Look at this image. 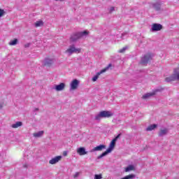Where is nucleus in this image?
<instances>
[{"label":"nucleus","instance_id":"b1692460","mask_svg":"<svg viewBox=\"0 0 179 179\" xmlns=\"http://www.w3.org/2000/svg\"><path fill=\"white\" fill-rule=\"evenodd\" d=\"M43 24H44V22H43V21H36V22L35 23V27H40V26H43Z\"/></svg>","mask_w":179,"mask_h":179},{"label":"nucleus","instance_id":"9d476101","mask_svg":"<svg viewBox=\"0 0 179 179\" xmlns=\"http://www.w3.org/2000/svg\"><path fill=\"white\" fill-rule=\"evenodd\" d=\"M110 66H111V64H110L106 69H102L101 71L98 72L96 73V76H94L92 78V82H96V80H97V79H99V76L101 74V73H104V72H106V71H108V69L110 68Z\"/></svg>","mask_w":179,"mask_h":179},{"label":"nucleus","instance_id":"0eeeda50","mask_svg":"<svg viewBox=\"0 0 179 179\" xmlns=\"http://www.w3.org/2000/svg\"><path fill=\"white\" fill-rule=\"evenodd\" d=\"M162 5H163V3L162 1H157L156 3H152L150 5L151 8H153L157 12H159L162 10Z\"/></svg>","mask_w":179,"mask_h":179},{"label":"nucleus","instance_id":"393cba45","mask_svg":"<svg viewBox=\"0 0 179 179\" xmlns=\"http://www.w3.org/2000/svg\"><path fill=\"white\" fill-rule=\"evenodd\" d=\"M128 38V32H124L122 34L121 38L122 40H125V38Z\"/></svg>","mask_w":179,"mask_h":179},{"label":"nucleus","instance_id":"bb28decb","mask_svg":"<svg viewBox=\"0 0 179 179\" xmlns=\"http://www.w3.org/2000/svg\"><path fill=\"white\" fill-rule=\"evenodd\" d=\"M120 136H121V134H119L115 138H113L112 141H115V143L118 139L120 138Z\"/></svg>","mask_w":179,"mask_h":179},{"label":"nucleus","instance_id":"ddd939ff","mask_svg":"<svg viewBox=\"0 0 179 179\" xmlns=\"http://www.w3.org/2000/svg\"><path fill=\"white\" fill-rule=\"evenodd\" d=\"M56 92H61L65 89V83H61L59 85H55L53 87Z\"/></svg>","mask_w":179,"mask_h":179},{"label":"nucleus","instance_id":"f704fd0d","mask_svg":"<svg viewBox=\"0 0 179 179\" xmlns=\"http://www.w3.org/2000/svg\"><path fill=\"white\" fill-rule=\"evenodd\" d=\"M24 167L25 168L27 167V164L24 165Z\"/></svg>","mask_w":179,"mask_h":179},{"label":"nucleus","instance_id":"423d86ee","mask_svg":"<svg viewBox=\"0 0 179 179\" xmlns=\"http://www.w3.org/2000/svg\"><path fill=\"white\" fill-rule=\"evenodd\" d=\"M80 52V48H77L75 45H70L69 48L66 50V53L69 55H72V54H79Z\"/></svg>","mask_w":179,"mask_h":179},{"label":"nucleus","instance_id":"72a5a7b5","mask_svg":"<svg viewBox=\"0 0 179 179\" xmlns=\"http://www.w3.org/2000/svg\"><path fill=\"white\" fill-rule=\"evenodd\" d=\"M38 108H35L34 109V113H36V111H38Z\"/></svg>","mask_w":179,"mask_h":179},{"label":"nucleus","instance_id":"7c9ffc66","mask_svg":"<svg viewBox=\"0 0 179 179\" xmlns=\"http://www.w3.org/2000/svg\"><path fill=\"white\" fill-rule=\"evenodd\" d=\"M5 13H6V12H5V10H1V17H2L3 16V15H5Z\"/></svg>","mask_w":179,"mask_h":179},{"label":"nucleus","instance_id":"aec40b11","mask_svg":"<svg viewBox=\"0 0 179 179\" xmlns=\"http://www.w3.org/2000/svg\"><path fill=\"white\" fill-rule=\"evenodd\" d=\"M22 125H23L22 122H17L15 124H13L11 127L12 128H19V127H22Z\"/></svg>","mask_w":179,"mask_h":179},{"label":"nucleus","instance_id":"f03ea898","mask_svg":"<svg viewBox=\"0 0 179 179\" xmlns=\"http://www.w3.org/2000/svg\"><path fill=\"white\" fill-rule=\"evenodd\" d=\"M112 115L113 114H111V112L103 110L95 115L94 120L95 121H100L101 118H110V117H111Z\"/></svg>","mask_w":179,"mask_h":179},{"label":"nucleus","instance_id":"cd10ccee","mask_svg":"<svg viewBox=\"0 0 179 179\" xmlns=\"http://www.w3.org/2000/svg\"><path fill=\"white\" fill-rule=\"evenodd\" d=\"M103 176L101 175H94V179H102Z\"/></svg>","mask_w":179,"mask_h":179},{"label":"nucleus","instance_id":"1a4fd4ad","mask_svg":"<svg viewBox=\"0 0 179 179\" xmlns=\"http://www.w3.org/2000/svg\"><path fill=\"white\" fill-rule=\"evenodd\" d=\"M162 90H163V88L156 89L154 90L153 92L147 93L143 95V99H149V97H152V96H155V94H156L158 92H162Z\"/></svg>","mask_w":179,"mask_h":179},{"label":"nucleus","instance_id":"4be33fe9","mask_svg":"<svg viewBox=\"0 0 179 179\" xmlns=\"http://www.w3.org/2000/svg\"><path fill=\"white\" fill-rule=\"evenodd\" d=\"M135 177H136V176L134 173H131V174L124 176V178H122L121 179H134V178H135Z\"/></svg>","mask_w":179,"mask_h":179},{"label":"nucleus","instance_id":"7ed1b4c3","mask_svg":"<svg viewBox=\"0 0 179 179\" xmlns=\"http://www.w3.org/2000/svg\"><path fill=\"white\" fill-rule=\"evenodd\" d=\"M165 80L168 83L176 82V80H179V69H175L173 73L169 77L165 78Z\"/></svg>","mask_w":179,"mask_h":179},{"label":"nucleus","instance_id":"2f4dec72","mask_svg":"<svg viewBox=\"0 0 179 179\" xmlns=\"http://www.w3.org/2000/svg\"><path fill=\"white\" fill-rule=\"evenodd\" d=\"M76 177H79V172H76L74 175V178H76Z\"/></svg>","mask_w":179,"mask_h":179},{"label":"nucleus","instance_id":"dca6fc26","mask_svg":"<svg viewBox=\"0 0 179 179\" xmlns=\"http://www.w3.org/2000/svg\"><path fill=\"white\" fill-rule=\"evenodd\" d=\"M103 149H106V145H97L96 147L94 148L93 149H92L90 152H100V151L103 150Z\"/></svg>","mask_w":179,"mask_h":179},{"label":"nucleus","instance_id":"4468645a","mask_svg":"<svg viewBox=\"0 0 179 179\" xmlns=\"http://www.w3.org/2000/svg\"><path fill=\"white\" fill-rule=\"evenodd\" d=\"M77 153L80 156H85V155H87V151H86L85 147H81L77 149Z\"/></svg>","mask_w":179,"mask_h":179},{"label":"nucleus","instance_id":"c756f323","mask_svg":"<svg viewBox=\"0 0 179 179\" xmlns=\"http://www.w3.org/2000/svg\"><path fill=\"white\" fill-rule=\"evenodd\" d=\"M126 50H127V48H123L119 50V52L120 53L125 52Z\"/></svg>","mask_w":179,"mask_h":179},{"label":"nucleus","instance_id":"473e14b6","mask_svg":"<svg viewBox=\"0 0 179 179\" xmlns=\"http://www.w3.org/2000/svg\"><path fill=\"white\" fill-rule=\"evenodd\" d=\"M29 47H30V43H27L24 45L25 48H29Z\"/></svg>","mask_w":179,"mask_h":179},{"label":"nucleus","instance_id":"20e7f679","mask_svg":"<svg viewBox=\"0 0 179 179\" xmlns=\"http://www.w3.org/2000/svg\"><path fill=\"white\" fill-rule=\"evenodd\" d=\"M114 148H115V142L112 140L109 145V148L104 152H103L101 155L97 157L98 159H102V157H104V156H107L108 153H111L113 150H114Z\"/></svg>","mask_w":179,"mask_h":179},{"label":"nucleus","instance_id":"6e6552de","mask_svg":"<svg viewBox=\"0 0 179 179\" xmlns=\"http://www.w3.org/2000/svg\"><path fill=\"white\" fill-rule=\"evenodd\" d=\"M55 62V59L46 57L43 60V65L45 66H51V65H52V64H54Z\"/></svg>","mask_w":179,"mask_h":179},{"label":"nucleus","instance_id":"a878e982","mask_svg":"<svg viewBox=\"0 0 179 179\" xmlns=\"http://www.w3.org/2000/svg\"><path fill=\"white\" fill-rule=\"evenodd\" d=\"M120 136H121V134H119L115 138H113L112 141H115V143L118 139L120 138Z\"/></svg>","mask_w":179,"mask_h":179},{"label":"nucleus","instance_id":"9b49d317","mask_svg":"<svg viewBox=\"0 0 179 179\" xmlns=\"http://www.w3.org/2000/svg\"><path fill=\"white\" fill-rule=\"evenodd\" d=\"M70 90H76L79 86V80L77 79L73 80L70 84Z\"/></svg>","mask_w":179,"mask_h":179},{"label":"nucleus","instance_id":"c85d7f7f","mask_svg":"<svg viewBox=\"0 0 179 179\" xmlns=\"http://www.w3.org/2000/svg\"><path fill=\"white\" fill-rule=\"evenodd\" d=\"M114 10H115V7H110L109 8V13H113V12H114Z\"/></svg>","mask_w":179,"mask_h":179},{"label":"nucleus","instance_id":"412c9836","mask_svg":"<svg viewBox=\"0 0 179 179\" xmlns=\"http://www.w3.org/2000/svg\"><path fill=\"white\" fill-rule=\"evenodd\" d=\"M155 128H157V124H150L146 128V131H153Z\"/></svg>","mask_w":179,"mask_h":179},{"label":"nucleus","instance_id":"a211bd4d","mask_svg":"<svg viewBox=\"0 0 179 179\" xmlns=\"http://www.w3.org/2000/svg\"><path fill=\"white\" fill-rule=\"evenodd\" d=\"M169 130L167 129H161L159 132V136H164L167 135Z\"/></svg>","mask_w":179,"mask_h":179},{"label":"nucleus","instance_id":"e433bc0d","mask_svg":"<svg viewBox=\"0 0 179 179\" xmlns=\"http://www.w3.org/2000/svg\"><path fill=\"white\" fill-rule=\"evenodd\" d=\"M55 1H64V0H55Z\"/></svg>","mask_w":179,"mask_h":179},{"label":"nucleus","instance_id":"39448f33","mask_svg":"<svg viewBox=\"0 0 179 179\" xmlns=\"http://www.w3.org/2000/svg\"><path fill=\"white\" fill-rule=\"evenodd\" d=\"M153 59V54L152 53H147L143 56L141 60V64L142 65H148L150 61Z\"/></svg>","mask_w":179,"mask_h":179},{"label":"nucleus","instance_id":"2eb2a0df","mask_svg":"<svg viewBox=\"0 0 179 179\" xmlns=\"http://www.w3.org/2000/svg\"><path fill=\"white\" fill-rule=\"evenodd\" d=\"M62 159L61 156H57L49 161L50 164H57Z\"/></svg>","mask_w":179,"mask_h":179},{"label":"nucleus","instance_id":"f3484780","mask_svg":"<svg viewBox=\"0 0 179 179\" xmlns=\"http://www.w3.org/2000/svg\"><path fill=\"white\" fill-rule=\"evenodd\" d=\"M43 135H44V131H39L36 133L33 134V136L34 138H41V136H43Z\"/></svg>","mask_w":179,"mask_h":179},{"label":"nucleus","instance_id":"6ab92c4d","mask_svg":"<svg viewBox=\"0 0 179 179\" xmlns=\"http://www.w3.org/2000/svg\"><path fill=\"white\" fill-rule=\"evenodd\" d=\"M132 170H135V166L134 165H129L127 167L125 168L124 171L128 173L129 171H132Z\"/></svg>","mask_w":179,"mask_h":179},{"label":"nucleus","instance_id":"5701e85b","mask_svg":"<svg viewBox=\"0 0 179 179\" xmlns=\"http://www.w3.org/2000/svg\"><path fill=\"white\" fill-rule=\"evenodd\" d=\"M17 38H15L9 42V45H16L17 44Z\"/></svg>","mask_w":179,"mask_h":179},{"label":"nucleus","instance_id":"c9c22d12","mask_svg":"<svg viewBox=\"0 0 179 179\" xmlns=\"http://www.w3.org/2000/svg\"><path fill=\"white\" fill-rule=\"evenodd\" d=\"M64 156H66V153H64Z\"/></svg>","mask_w":179,"mask_h":179},{"label":"nucleus","instance_id":"f8f14e48","mask_svg":"<svg viewBox=\"0 0 179 179\" xmlns=\"http://www.w3.org/2000/svg\"><path fill=\"white\" fill-rule=\"evenodd\" d=\"M163 29V26L160 24H153L151 28L152 31H160Z\"/></svg>","mask_w":179,"mask_h":179},{"label":"nucleus","instance_id":"f257e3e1","mask_svg":"<svg viewBox=\"0 0 179 179\" xmlns=\"http://www.w3.org/2000/svg\"><path fill=\"white\" fill-rule=\"evenodd\" d=\"M89 35V31H83L81 32H76L71 35L70 41L71 43H75L80 40V38H83V37H87Z\"/></svg>","mask_w":179,"mask_h":179}]
</instances>
